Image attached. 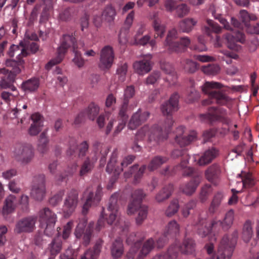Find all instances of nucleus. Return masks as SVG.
<instances>
[{"label": "nucleus", "instance_id": "obj_29", "mask_svg": "<svg viewBox=\"0 0 259 259\" xmlns=\"http://www.w3.org/2000/svg\"><path fill=\"white\" fill-rule=\"evenodd\" d=\"M146 168L147 166L146 165H143L139 168L138 164H134L132 166L130 167V169L128 171L124 172V177L125 178H128L134 175V183L135 184L138 183L143 176Z\"/></svg>", "mask_w": 259, "mask_h": 259}, {"label": "nucleus", "instance_id": "obj_6", "mask_svg": "<svg viewBox=\"0 0 259 259\" xmlns=\"http://www.w3.org/2000/svg\"><path fill=\"white\" fill-rule=\"evenodd\" d=\"M223 87L220 83L214 81H206L201 87V90L203 93L208 95V99L202 101L203 105H209L213 102L212 100H215L217 104L221 105H226L230 102L231 99L225 93L216 89H220Z\"/></svg>", "mask_w": 259, "mask_h": 259}, {"label": "nucleus", "instance_id": "obj_56", "mask_svg": "<svg viewBox=\"0 0 259 259\" xmlns=\"http://www.w3.org/2000/svg\"><path fill=\"white\" fill-rule=\"evenodd\" d=\"M48 143V139L46 136L45 132H43L39 136L38 144V151L43 153H45L47 150V144Z\"/></svg>", "mask_w": 259, "mask_h": 259}, {"label": "nucleus", "instance_id": "obj_25", "mask_svg": "<svg viewBox=\"0 0 259 259\" xmlns=\"http://www.w3.org/2000/svg\"><path fill=\"white\" fill-rule=\"evenodd\" d=\"M152 55L147 54L140 61H136L133 64V67L136 72L139 74L147 73L152 69Z\"/></svg>", "mask_w": 259, "mask_h": 259}, {"label": "nucleus", "instance_id": "obj_32", "mask_svg": "<svg viewBox=\"0 0 259 259\" xmlns=\"http://www.w3.org/2000/svg\"><path fill=\"white\" fill-rule=\"evenodd\" d=\"M195 179H191L189 182L181 186L180 189L184 194L190 196L195 192L201 180L199 178L198 174H195Z\"/></svg>", "mask_w": 259, "mask_h": 259}, {"label": "nucleus", "instance_id": "obj_20", "mask_svg": "<svg viewBox=\"0 0 259 259\" xmlns=\"http://www.w3.org/2000/svg\"><path fill=\"white\" fill-rule=\"evenodd\" d=\"M184 128L183 126H179L176 130L175 142L181 147H185L197 139V133L191 131L188 135H184Z\"/></svg>", "mask_w": 259, "mask_h": 259}, {"label": "nucleus", "instance_id": "obj_37", "mask_svg": "<svg viewBox=\"0 0 259 259\" xmlns=\"http://www.w3.org/2000/svg\"><path fill=\"white\" fill-rule=\"evenodd\" d=\"M124 251V247L122 239L118 237L113 242L111 246V253L114 258H118L121 256Z\"/></svg>", "mask_w": 259, "mask_h": 259}, {"label": "nucleus", "instance_id": "obj_41", "mask_svg": "<svg viewBox=\"0 0 259 259\" xmlns=\"http://www.w3.org/2000/svg\"><path fill=\"white\" fill-rule=\"evenodd\" d=\"M197 23V21L195 19L187 18L180 22L179 28L183 32L189 33L192 30Z\"/></svg>", "mask_w": 259, "mask_h": 259}, {"label": "nucleus", "instance_id": "obj_33", "mask_svg": "<svg viewBox=\"0 0 259 259\" xmlns=\"http://www.w3.org/2000/svg\"><path fill=\"white\" fill-rule=\"evenodd\" d=\"M218 155V150L212 147L206 150L198 158V164L203 166L210 163Z\"/></svg>", "mask_w": 259, "mask_h": 259}, {"label": "nucleus", "instance_id": "obj_58", "mask_svg": "<svg viewBox=\"0 0 259 259\" xmlns=\"http://www.w3.org/2000/svg\"><path fill=\"white\" fill-rule=\"evenodd\" d=\"M153 27L155 32V38L162 37L165 32V27L161 24L160 20L155 19L153 22Z\"/></svg>", "mask_w": 259, "mask_h": 259}, {"label": "nucleus", "instance_id": "obj_50", "mask_svg": "<svg viewBox=\"0 0 259 259\" xmlns=\"http://www.w3.org/2000/svg\"><path fill=\"white\" fill-rule=\"evenodd\" d=\"M238 35L239 38L235 39L234 37L230 33H227L225 35V39L228 43V47L230 49H233L235 47V41H239L243 43L245 41V36L242 33L238 32Z\"/></svg>", "mask_w": 259, "mask_h": 259}, {"label": "nucleus", "instance_id": "obj_42", "mask_svg": "<svg viewBox=\"0 0 259 259\" xmlns=\"http://www.w3.org/2000/svg\"><path fill=\"white\" fill-rule=\"evenodd\" d=\"M62 248V242L60 237L55 238L49 244L48 249L52 255L56 256Z\"/></svg>", "mask_w": 259, "mask_h": 259}, {"label": "nucleus", "instance_id": "obj_12", "mask_svg": "<svg viewBox=\"0 0 259 259\" xmlns=\"http://www.w3.org/2000/svg\"><path fill=\"white\" fill-rule=\"evenodd\" d=\"M117 150L115 149L112 153L106 168L108 173H113L115 179L123 171V168L131 164L135 159V156L130 155L124 157L121 162L119 163L117 161Z\"/></svg>", "mask_w": 259, "mask_h": 259}, {"label": "nucleus", "instance_id": "obj_59", "mask_svg": "<svg viewBox=\"0 0 259 259\" xmlns=\"http://www.w3.org/2000/svg\"><path fill=\"white\" fill-rule=\"evenodd\" d=\"M220 70V66L215 64H209L202 68L203 72L208 75H215L219 73Z\"/></svg>", "mask_w": 259, "mask_h": 259}, {"label": "nucleus", "instance_id": "obj_60", "mask_svg": "<svg viewBox=\"0 0 259 259\" xmlns=\"http://www.w3.org/2000/svg\"><path fill=\"white\" fill-rule=\"evenodd\" d=\"M196 205V201L194 200H191L185 204L182 209V214L184 218H187L191 209H193Z\"/></svg>", "mask_w": 259, "mask_h": 259}, {"label": "nucleus", "instance_id": "obj_13", "mask_svg": "<svg viewBox=\"0 0 259 259\" xmlns=\"http://www.w3.org/2000/svg\"><path fill=\"white\" fill-rule=\"evenodd\" d=\"M102 188L99 185L88 187L84 192L86 200L82 206V213L85 215L92 205H97L101 200Z\"/></svg>", "mask_w": 259, "mask_h": 259}, {"label": "nucleus", "instance_id": "obj_19", "mask_svg": "<svg viewBox=\"0 0 259 259\" xmlns=\"http://www.w3.org/2000/svg\"><path fill=\"white\" fill-rule=\"evenodd\" d=\"M37 220L36 217L29 216L19 220L16 224L14 232L17 234L33 231Z\"/></svg>", "mask_w": 259, "mask_h": 259}, {"label": "nucleus", "instance_id": "obj_15", "mask_svg": "<svg viewBox=\"0 0 259 259\" xmlns=\"http://www.w3.org/2000/svg\"><path fill=\"white\" fill-rule=\"evenodd\" d=\"M39 221L42 228H45L44 233L51 236L54 231V226L57 221L56 214L49 208L41 209L38 213Z\"/></svg>", "mask_w": 259, "mask_h": 259}, {"label": "nucleus", "instance_id": "obj_62", "mask_svg": "<svg viewBox=\"0 0 259 259\" xmlns=\"http://www.w3.org/2000/svg\"><path fill=\"white\" fill-rule=\"evenodd\" d=\"M198 45L191 46L190 49L198 52L205 51L206 47L205 45L204 36H199L198 37Z\"/></svg>", "mask_w": 259, "mask_h": 259}, {"label": "nucleus", "instance_id": "obj_10", "mask_svg": "<svg viewBox=\"0 0 259 259\" xmlns=\"http://www.w3.org/2000/svg\"><path fill=\"white\" fill-rule=\"evenodd\" d=\"M108 213H105L104 209L101 213V216L99 219L96 227V230L99 231L104 225V221L106 220L109 225H112L114 221L118 218L117 221L115 224V226L117 229L120 230L119 232L122 234H126L128 231L130 227V223L125 222L123 219L119 218V213L117 212H114L113 211H108Z\"/></svg>", "mask_w": 259, "mask_h": 259}, {"label": "nucleus", "instance_id": "obj_26", "mask_svg": "<svg viewBox=\"0 0 259 259\" xmlns=\"http://www.w3.org/2000/svg\"><path fill=\"white\" fill-rule=\"evenodd\" d=\"M142 240L139 239L137 235L134 233H131L127 238L126 243L131 245V247L126 254L128 258H134L135 254L139 250L142 244Z\"/></svg>", "mask_w": 259, "mask_h": 259}, {"label": "nucleus", "instance_id": "obj_3", "mask_svg": "<svg viewBox=\"0 0 259 259\" xmlns=\"http://www.w3.org/2000/svg\"><path fill=\"white\" fill-rule=\"evenodd\" d=\"M93 150L94 155L91 154L85 157L79 166L78 175L81 178L87 176L92 172L99 157H100V167L104 166L106 163V156L109 151L108 147L103 143L95 141L93 144Z\"/></svg>", "mask_w": 259, "mask_h": 259}, {"label": "nucleus", "instance_id": "obj_64", "mask_svg": "<svg viewBox=\"0 0 259 259\" xmlns=\"http://www.w3.org/2000/svg\"><path fill=\"white\" fill-rule=\"evenodd\" d=\"M176 12L178 17H183L189 13V9L186 4H178Z\"/></svg>", "mask_w": 259, "mask_h": 259}, {"label": "nucleus", "instance_id": "obj_11", "mask_svg": "<svg viewBox=\"0 0 259 259\" xmlns=\"http://www.w3.org/2000/svg\"><path fill=\"white\" fill-rule=\"evenodd\" d=\"M238 231L235 230L231 235H225L219 246L217 259H230L233 254L238 238Z\"/></svg>", "mask_w": 259, "mask_h": 259}, {"label": "nucleus", "instance_id": "obj_38", "mask_svg": "<svg viewBox=\"0 0 259 259\" xmlns=\"http://www.w3.org/2000/svg\"><path fill=\"white\" fill-rule=\"evenodd\" d=\"M180 226L175 220L169 222L164 231V236L172 238L179 234Z\"/></svg>", "mask_w": 259, "mask_h": 259}, {"label": "nucleus", "instance_id": "obj_8", "mask_svg": "<svg viewBox=\"0 0 259 259\" xmlns=\"http://www.w3.org/2000/svg\"><path fill=\"white\" fill-rule=\"evenodd\" d=\"M22 62L19 63L16 62L13 59H7L6 61L7 67L12 68V70L9 71L6 68L0 69V73L3 74L0 81V86L2 89L10 88L12 91H15L16 88L13 85L15 81L16 76L20 73L22 70L21 65Z\"/></svg>", "mask_w": 259, "mask_h": 259}, {"label": "nucleus", "instance_id": "obj_14", "mask_svg": "<svg viewBox=\"0 0 259 259\" xmlns=\"http://www.w3.org/2000/svg\"><path fill=\"white\" fill-rule=\"evenodd\" d=\"M13 156L17 161L27 164L34 157V149L30 144H19L14 148Z\"/></svg>", "mask_w": 259, "mask_h": 259}, {"label": "nucleus", "instance_id": "obj_51", "mask_svg": "<svg viewBox=\"0 0 259 259\" xmlns=\"http://www.w3.org/2000/svg\"><path fill=\"white\" fill-rule=\"evenodd\" d=\"M207 24L208 26H204L203 29L204 33L207 35H210L212 32L219 33L221 31V27L212 20H207Z\"/></svg>", "mask_w": 259, "mask_h": 259}, {"label": "nucleus", "instance_id": "obj_54", "mask_svg": "<svg viewBox=\"0 0 259 259\" xmlns=\"http://www.w3.org/2000/svg\"><path fill=\"white\" fill-rule=\"evenodd\" d=\"M179 204L178 200L177 199L172 200L167 208L165 210V215L167 217H170L175 214L178 211Z\"/></svg>", "mask_w": 259, "mask_h": 259}, {"label": "nucleus", "instance_id": "obj_35", "mask_svg": "<svg viewBox=\"0 0 259 259\" xmlns=\"http://www.w3.org/2000/svg\"><path fill=\"white\" fill-rule=\"evenodd\" d=\"M188 162V160H182L180 165L176 166L174 168V170L176 171L177 170L183 169V174L185 176L191 177L192 179H195V174H198L199 178L202 179L201 173L198 171L195 170L193 168L190 167H187V164Z\"/></svg>", "mask_w": 259, "mask_h": 259}, {"label": "nucleus", "instance_id": "obj_63", "mask_svg": "<svg viewBox=\"0 0 259 259\" xmlns=\"http://www.w3.org/2000/svg\"><path fill=\"white\" fill-rule=\"evenodd\" d=\"M161 69L169 76H172L173 78H176V73L174 71V68L171 64L169 63L164 62L161 64Z\"/></svg>", "mask_w": 259, "mask_h": 259}, {"label": "nucleus", "instance_id": "obj_5", "mask_svg": "<svg viewBox=\"0 0 259 259\" xmlns=\"http://www.w3.org/2000/svg\"><path fill=\"white\" fill-rule=\"evenodd\" d=\"M146 194L142 189L135 190L131 195V199L129 203L127 209V213L129 215L134 214L138 211V216L136 218V223L141 225L147 218L148 213V207L142 205L141 203Z\"/></svg>", "mask_w": 259, "mask_h": 259}, {"label": "nucleus", "instance_id": "obj_21", "mask_svg": "<svg viewBox=\"0 0 259 259\" xmlns=\"http://www.w3.org/2000/svg\"><path fill=\"white\" fill-rule=\"evenodd\" d=\"M78 196L77 191L74 189L67 194L63 205L65 217H69L75 210L78 201Z\"/></svg>", "mask_w": 259, "mask_h": 259}, {"label": "nucleus", "instance_id": "obj_49", "mask_svg": "<svg viewBox=\"0 0 259 259\" xmlns=\"http://www.w3.org/2000/svg\"><path fill=\"white\" fill-rule=\"evenodd\" d=\"M39 85V80L37 78H33L23 82L22 84V88L25 91L33 92L38 89Z\"/></svg>", "mask_w": 259, "mask_h": 259}, {"label": "nucleus", "instance_id": "obj_18", "mask_svg": "<svg viewBox=\"0 0 259 259\" xmlns=\"http://www.w3.org/2000/svg\"><path fill=\"white\" fill-rule=\"evenodd\" d=\"M7 54L11 58L16 56L17 60H14L16 62L19 63L22 62L21 65V68H24V61L22 59L24 57H26L29 55V51L25 49V47L23 41L19 43V45H12L10 47Z\"/></svg>", "mask_w": 259, "mask_h": 259}, {"label": "nucleus", "instance_id": "obj_39", "mask_svg": "<svg viewBox=\"0 0 259 259\" xmlns=\"http://www.w3.org/2000/svg\"><path fill=\"white\" fill-rule=\"evenodd\" d=\"M174 187L172 184H168L165 186L156 195L155 200L157 202L160 203L167 199L171 195Z\"/></svg>", "mask_w": 259, "mask_h": 259}, {"label": "nucleus", "instance_id": "obj_46", "mask_svg": "<svg viewBox=\"0 0 259 259\" xmlns=\"http://www.w3.org/2000/svg\"><path fill=\"white\" fill-rule=\"evenodd\" d=\"M252 225L253 224L250 220H247L243 225L242 238L245 242H248L253 236Z\"/></svg>", "mask_w": 259, "mask_h": 259}, {"label": "nucleus", "instance_id": "obj_40", "mask_svg": "<svg viewBox=\"0 0 259 259\" xmlns=\"http://www.w3.org/2000/svg\"><path fill=\"white\" fill-rule=\"evenodd\" d=\"M17 203L16 198L14 195H9L5 200L3 208V215L12 213L15 209Z\"/></svg>", "mask_w": 259, "mask_h": 259}, {"label": "nucleus", "instance_id": "obj_2", "mask_svg": "<svg viewBox=\"0 0 259 259\" xmlns=\"http://www.w3.org/2000/svg\"><path fill=\"white\" fill-rule=\"evenodd\" d=\"M83 46L84 44L82 42H76L73 33L64 34L61 39L60 46L57 49V56L48 62L46 65V69L50 70L53 66L60 63L63 60L68 49L70 47L72 48L74 53L73 62L79 68L82 67L84 64L85 61L82 57L81 53L78 51V49L83 48Z\"/></svg>", "mask_w": 259, "mask_h": 259}, {"label": "nucleus", "instance_id": "obj_55", "mask_svg": "<svg viewBox=\"0 0 259 259\" xmlns=\"http://www.w3.org/2000/svg\"><path fill=\"white\" fill-rule=\"evenodd\" d=\"M212 191V190L211 185L209 184H205L202 187L199 194V199L200 201L201 202H205Z\"/></svg>", "mask_w": 259, "mask_h": 259}, {"label": "nucleus", "instance_id": "obj_27", "mask_svg": "<svg viewBox=\"0 0 259 259\" xmlns=\"http://www.w3.org/2000/svg\"><path fill=\"white\" fill-rule=\"evenodd\" d=\"M149 115L147 111L142 112L140 109L138 110L132 115L128 124V128L132 130L136 129L147 120Z\"/></svg>", "mask_w": 259, "mask_h": 259}, {"label": "nucleus", "instance_id": "obj_7", "mask_svg": "<svg viewBox=\"0 0 259 259\" xmlns=\"http://www.w3.org/2000/svg\"><path fill=\"white\" fill-rule=\"evenodd\" d=\"M178 33L176 29L168 31L164 43V46L168 53H180L184 52L190 45L191 40L187 37H182L178 39Z\"/></svg>", "mask_w": 259, "mask_h": 259}, {"label": "nucleus", "instance_id": "obj_57", "mask_svg": "<svg viewBox=\"0 0 259 259\" xmlns=\"http://www.w3.org/2000/svg\"><path fill=\"white\" fill-rule=\"evenodd\" d=\"M115 14V9L111 6H107L102 13V17L105 20L110 22L114 20Z\"/></svg>", "mask_w": 259, "mask_h": 259}, {"label": "nucleus", "instance_id": "obj_44", "mask_svg": "<svg viewBox=\"0 0 259 259\" xmlns=\"http://www.w3.org/2000/svg\"><path fill=\"white\" fill-rule=\"evenodd\" d=\"M155 246V242L153 238H151L146 241L140 250V254L138 256L139 259H141L149 254L154 248Z\"/></svg>", "mask_w": 259, "mask_h": 259}, {"label": "nucleus", "instance_id": "obj_31", "mask_svg": "<svg viewBox=\"0 0 259 259\" xmlns=\"http://www.w3.org/2000/svg\"><path fill=\"white\" fill-rule=\"evenodd\" d=\"M221 172L219 165L216 163L209 166L205 171L206 179L214 185L218 184V180Z\"/></svg>", "mask_w": 259, "mask_h": 259}, {"label": "nucleus", "instance_id": "obj_1", "mask_svg": "<svg viewBox=\"0 0 259 259\" xmlns=\"http://www.w3.org/2000/svg\"><path fill=\"white\" fill-rule=\"evenodd\" d=\"M179 99V95L175 93L171 96L168 101L161 105V112L164 115L167 116V118L162 127L158 125H154L151 127V140L160 141L167 139L174 122L171 115L178 110Z\"/></svg>", "mask_w": 259, "mask_h": 259}, {"label": "nucleus", "instance_id": "obj_4", "mask_svg": "<svg viewBox=\"0 0 259 259\" xmlns=\"http://www.w3.org/2000/svg\"><path fill=\"white\" fill-rule=\"evenodd\" d=\"M234 218V211L233 209L228 211L223 220H213L210 223L205 219L199 218L196 224L198 234L201 237H204L207 235L212 228L217 229L221 227L225 231L228 230L232 226Z\"/></svg>", "mask_w": 259, "mask_h": 259}, {"label": "nucleus", "instance_id": "obj_47", "mask_svg": "<svg viewBox=\"0 0 259 259\" xmlns=\"http://www.w3.org/2000/svg\"><path fill=\"white\" fill-rule=\"evenodd\" d=\"M179 248L176 243L171 244L167 251L161 253L162 259H177L179 254Z\"/></svg>", "mask_w": 259, "mask_h": 259}, {"label": "nucleus", "instance_id": "obj_45", "mask_svg": "<svg viewBox=\"0 0 259 259\" xmlns=\"http://www.w3.org/2000/svg\"><path fill=\"white\" fill-rule=\"evenodd\" d=\"M223 199V195L221 192H218L214 195L209 207V212L213 214L221 206L222 200Z\"/></svg>", "mask_w": 259, "mask_h": 259}, {"label": "nucleus", "instance_id": "obj_17", "mask_svg": "<svg viewBox=\"0 0 259 259\" xmlns=\"http://www.w3.org/2000/svg\"><path fill=\"white\" fill-rule=\"evenodd\" d=\"M87 223V220L84 218L82 220V222L80 221L78 223L74 233L77 238H80L82 236L83 243L85 246L89 245L90 242L94 228V223H90L84 231V228Z\"/></svg>", "mask_w": 259, "mask_h": 259}, {"label": "nucleus", "instance_id": "obj_36", "mask_svg": "<svg viewBox=\"0 0 259 259\" xmlns=\"http://www.w3.org/2000/svg\"><path fill=\"white\" fill-rule=\"evenodd\" d=\"M177 244L179 251L184 254H192L195 251V243L194 241L189 238H186L183 241L182 244H180L177 241L175 242Z\"/></svg>", "mask_w": 259, "mask_h": 259}, {"label": "nucleus", "instance_id": "obj_48", "mask_svg": "<svg viewBox=\"0 0 259 259\" xmlns=\"http://www.w3.org/2000/svg\"><path fill=\"white\" fill-rule=\"evenodd\" d=\"M83 112L85 116H87L90 119L94 120L99 114V107L94 103H91Z\"/></svg>", "mask_w": 259, "mask_h": 259}, {"label": "nucleus", "instance_id": "obj_43", "mask_svg": "<svg viewBox=\"0 0 259 259\" xmlns=\"http://www.w3.org/2000/svg\"><path fill=\"white\" fill-rule=\"evenodd\" d=\"M167 160L168 158L166 157L161 156H155L150 161L147 166V168L150 171H154L159 168L163 164L166 163Z\"/></svg>", "mask_w": 259, "mask_h": 259}, {"label": "nucleus", "instance_id": "obj_61", "mask_svg": "<svg viewBox=\"0 0 259 259\" xmlns=\"http://www.w3.org/2000/svg\"><path fill=\"white\" fill-rule=\"evenodd\" d=\"M240 18L243 23L245 25H247V23L250 20H255L256 19V16L254 14H249L247 11L245 10H242L240 11Z\"/></svg>", "mask_w": 259, "mask_h": 259}, {"label": "nucleus", "instance_id": "obj_16", "mask_svg": "<svg viewBox=\"0 0 259 259\" xmlns=\"http://www.w3.org/2000/svg\"><path fill=\"white\" fill-rule=\"evenodd\" d=\"M45 178L43 174H36L33 177L31 196L36 200H42L45 195Z\"/></svg>", "mask_w": 259, "mask_h": 259}, {"label": "nucleus", "instance_id": "obj_30", "mask_svg": "<svg viewBox=\"0 0 259 259\" xmlns=\"http://www.w3.org/2000/svg\"><path fill=\"white\" fill-rule=\"evenodd\" d=\"M42 116L38 113H35L31 115V119L33 123L28 130L29 134L31 136L37 135L41 131L43 126Z\"/></svg>", "mask_w": 259, "mask_h": 259}, {"label": "nucleus", "instance_id": "obj_52", "mask_svg": "<svg viewBox=\"0 0 259 259\" xmlns=\"http://www.w3.org/2000/svg\"><path fill=\"white\" fill-rule=\"evenodd\" d=\"M119 196V195L117 193H115L111 196L107 207L108 211H113L114 212L118 211L119 206L118 200Z\"/></svg>", "mask_w": 259, "mask_h": 259}, {"label": "nucleus", "instance_id": "obj_9", "mask_svg": "<svg viewBox=\"0 0 259 259\" xmlns=\"http://www.w3.org/2000/svg\"><path fill=\"white\" fill-rule=\"evenodd\" d=\"M199 120L203 122L213 124L215 122H221L228 124L231 122L227 110L221 107H210L206 113L200 114Z\"/></svg>", "mask_w": 259, "mask_h": 259}, {"label": "nucleus", "instance_id": "obj_22", "mask_svg": "<svg viewBox=\"0 0 259 259\" xmlns=\"http://www.w3.org/2000/svg\"><path fill=\"white\" fill-rule=\"evenodd\" d=\"M114 54L113 49L109 46H105L101 51L99 67L102 69H109L113 64Z\"/></svg>", "mask_w": 259, "mask_h": 259}, {"label": "nucleus", "instance_id": "obj_53", "mask_svg": "<svg viewBox=\"0 0 259 259\" xmlns=\"http://www.w3.org/2000/svg\"><path fill=\"white\" fill-rule=\"evenodd\" d=\"M181 64L185 70L190 73H193L198 69L197 63L189 59L183 60L181 61Z\"/></svg>", "mask_w": 259, "mask_h": 259}, {"label": "nucleus", "instance_id": "obj_23", "mask_svg": "<svg viewBox=\"0 0 259 259\" xmlns=\"http://www.w3.org/2000/svg\"><path fill=\"white\" fill-rule=\"evenodd\" d=\"M89 145L84 141L78 145L76 140H72L69 143V148L67 151V155L70 157H83L88 151Z\"/></svg>", "mask_w": 259, "mask_h": 259}, {"label": "nucleus", "instance_id": "obj_34", "mask_svg": "<svg viewBox=\"0 0 259 259\" xmlns=\"http://www.w3.org/2000/svg\"><path fill=\"white\" fill-rule=\"evenodd\" d=\"M103 244V241L99 239L96 242L95 244L92 248L86 251L84 255L81 257L80 259H98Z\"/></svg>", "mask_w": 259, "mask_h": 259}, {"label": "nucleus", "instance_id": "obj_24", "mask_svg": "<svg viewBox=\"0 0 259 259\" xmlns=\"http://www.w3.org/2000/svg\"><path fill=\"white\" fill-rule=\"evenodd\" d=\"M128 102L126 100L123 101L119 107L118 116L119 122L114 131V135L118 134L124 127L128 116L127 114V111L130 110V107L128 106Z\"/></svg>", "mask_w": 259, "mask_h": 259}, {"label": "nucleus", "instance_id": "obj_28", "mask_svg": "<svg viewBox=\"0 0 259 259\" xmlns=\"http://www.w3.org/2000/svg\"><path fill=\"white\" fill-rule=\"evenodd\" d=\"M151 134V127L150 128L147 125L144 126L140 130H139L136 135L135 142L132 146V149L135 152H139L141 150V146H140L137 142L138 141L142 140L144 138L147 136L148 137V139L149 141H154L156 142H160L161 141H163V140L157 141L154 140V139L151 140L150 138V136Z\"/></svg>", "mask_w": 259, "mask_h": 259}]
</instances>
